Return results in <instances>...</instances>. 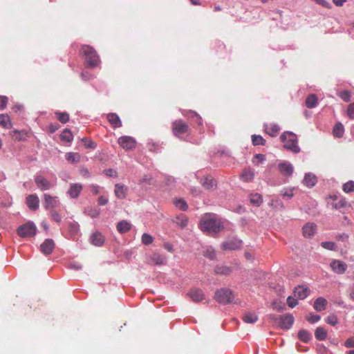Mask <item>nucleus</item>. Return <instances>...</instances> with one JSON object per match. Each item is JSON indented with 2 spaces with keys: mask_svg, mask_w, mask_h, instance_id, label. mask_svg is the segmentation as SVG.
I'll return each instance as SVG.
<instances>
[{
  "mask_svg": "<svg viewBox=\"0 0 354 354\" xmlns=\"http://www.w3.org/2000/svg\"><path fill=\"white\" fill-rule=\"evenodd\" d=\"M200 227L202 231L210 234H216L223 228L220 220L209 216H205L201 219Z\"/></svg>",
  "mask_w": 354,
  "mask_h": 354,
  "instance_id": "obj_1",
  "label": "nucleus"
},
{
  "mask_svg": "<svg viewBox=\"0 0 354 354\" xmlns=\"http://www.w3.org/2000/svg\"><path fill=\"white\" fill-rule=\"evenodd\" d=\"M80 53L85 57L86 63L89 67H95L100 62L99 55L91 46L83 45L80 48Z\"/></svg>",
  "mask_w": 354,
  "mask_h": 354,
  "instance_id": "obj_2",
  "label": "nucleus"
},
{
  "mask_svg": "<svg viewBox=\"0 0 354 354\" xmlns=\"http://www.w3.org/2000/svg\"><path fill=\"white\" fill-rule=\"evenodd\" d=\"M280 139L283 142V147L293 153H299L300 148L297 145L296 134L290 131H286L281 134Z\"/></svg>",
  "mask_w": 354,
  "mask_h": 354,
  "instance_id": "obj_3",
  "label": "nucleus"
},
{
  "mask_svg": "<svg viewBox=\"0 0 354 354\" xmlns=\"http://www.w3.org/2000/svg\"><path fill=\"white\" fill-rule=\"evenodd\" d=\"M270 317L281 328L286 330L290 329L292 327L295 320L291 314H286L284 315H270Z\"/></svg>",
  "mask_w": 354,
  "mask_h": 354,
  "instance_id": "obj_4",
  "label": "nucleus"
},
{
  "mask_svg": "<svg viewBox=\"0 0 354 354\" xmlns=\"http://www.w3.org/2000/svg\"><path fill=\"white\" fill-rule=\"evenodd\" d=\"M214 298L220 304H227L232 302L234 295L230 289L221 288L216 291Z\"/></svg>",
  "mask_w": 354,
  "mask_h": 354,
  "instance_id": "obj_5",
  "label": "nucleus"
},
{
  "mask_svg": "<svg viewBox=\"0 0 354 354\" xmlns=\"http://www.w3.org/2000/svg\"><path fill=\"white\" fill-rule=\"evenodd\" d=\"M37 227L32 222H28L17 228V234L22 238L33 236L36 234Z\"/></svg>",
  "mask_w": 354,
  "mask_h": 354,
  "instance_id": "obj_6",
  "label": "nucleus"
},
{
  "mask_svg": "<svg viewBox=\"0 0 354 354\" xmlns=\"http://www.w3.org/2000/svg\"><path fill=\"white\" fill-rule=\"evenodd\" d=\"M171 129L174 135L180 136L188 132L189 127L187 122L181 119L174 121L171 124Z\"/></svg>",
  "mask_w": 354,
  "mask_h": 354,
  "instance_id": "obj_7",
  "label": "nucleus"
},
{
  "mask_svg": "<svg viewBox=\"0 0 354 354\" xmlns=\"http://www.w3.org/2000/svg\"><path fill=\"white\" fill-rule=\"evenodd\" d=\"M118 144L124 149L133 150L136 147L137 142L135 138L128 136H123L118 138Z\"/></svg>",
  "mask_w": 354,
  "mask_h": 354,
  "instance_id": "obj_8",
  "label": "nucleus"
},
{
  "mask_svg": "<svg viewBox=\"0 0 354 354\" xmlns=\"http://www.w3.org/2000/svg\"><path fill=\"white\" fill-rule=\"evenodd\" d=\"M242 241L238 239H229L224 241L221 246L224 250H234L241 248Z\"/></svg>",
  "mask_w": 354,
  "mask_h": 354,
  "instance_id": "obj_9",
  "label": "nucleus"
},
{
  "mask_svg": "<svg viewBox=\"0 0 354 354\" xmlns=\"http://www.w3.org/2000/svg\"><path fill=\"white\" fill-rule=\"evenodd\" d=\"M35 182L37 187L41 191H46L51 188L52 185L46 178L41 175H37L35 178Z\"/></svg>",
  "mask_w": 354,
  "mask_h": 354,
  "instance_id": "obj_10",
  "label": "nucleus"
},
{
  "mask_svg": "<svg viewBox=\"0 0 354 354\" xmlns=\"http://www.w3.org/2000/svg\"><path fill=\"white\" fill-rule=\"evenodd\" d=\"M330 266L332 270L338 274L344 273L347 269V264L346 263L336 259L330 263Z\"/></svg>",
  "mask_w": 354,
  "mask_h": 354,
  "instance_id": "obj_11",
  "label": "nucleus"
},
{
  "mask_svg": "<svg viewBox=\"0 0 354 354\" xmlns=\"http://www.w3.org/2000/svg\"><path fill=\"white\" fill-rule=\"evenodd\" d=\"M59 204L57 196H53L50 194L44 195V205L46 209H51L56 207Z\"/></svg>",
  "mask_w": 354,
  "mask_h": 354,
  "instance_id": "obj_12",
  "label": "nucleus"
},
{
  "mask_svg": "<svg viewBox=\"0 0 354 354\" xmlns=\"http://www.w3.org/2000/svg\"><path fill=\"white\" fill-rule=\"evenodd\" d=\"M54 248L55 243L54 241L51 239H46L44 242L40 245L41 252L46 255L51 254Z\"/></svg>",
  "mask_w": 354,
  "mask_h": 354,
  "instance_id": "obj_13",
  "label": "nucleus"
},
{
  "mask_svg": "<svg viewBox=\"0 0 354 354\" xmlns=\"http://www.w3.org/2000/svg\"><path fill=\"white\" fill-rule=\"evenodd\" d=\"M279 172L286 176H290L292 174L294 168L293 166L288 162H280L278 165Z\"/></svg>",
  "mask_w": 354,
  "mask_h": 354,
  "instance_id": "obj_14",
  "label": "nucleus"
},
{
  "mask_svg": "<svg viewBox=\"0 0 354 354\" xmlns=\"http://www.w3.org/2000/svg\"><path fill=\"white\" fill-rule=\"evenodd\" d=\"M187 295L194 302H199L205 299L203 290L199 288L192 289Z\"/></svg>",
  "mask_w": 354,
  "mask_h": 354,
  "instance_id": "obj_15",
  "label": "nucleus"
},
{
  "mask_svg": "<svg viewBox=\"0 0 354 354\" xmlns=\"http://www.w3.org/2000/svg\"><path fill=\"white\" fill-rule=\"evenodd\" d=\"M26 204L32 211H35L39 207V199L36 194H30L26 198Z\"/></svg>",
  "mask_w": 354,
  "mask_h": 354,
  "instance_id": "obj_16",
  "label": "nucleus"
},
{
  "mask_svg": "<svg viewBox=\"0 0 354 354\" xmlns=\"http://www.w3.org/2000/svg\"><path fill=\"white\" fill-rule=\"evenodd\" d=\"M317 225L313 223H306L302 228L303 235L306 238L312 237L316 231Z\"/></svg>",
  "mask_w": 354,
  "mask_h": 354,
  "instance_id": "obj_17",
  "label": "nucleus"
},
{
  "mask_svg": "<svg viewBox=\"0 0 354 354\" xmlns=\"http://www.w3.org/2000/svg\"><path fill=\"white\" fill-rule=\"evenodd\" d=\"M82 190V185L80 183H73L70 185L68 194L72 198H76L79 196Z\"/></svg>",
  "mask_w": 354,
  "mask_h": 354,
  "instance_id": "obj_18",
  "label": "nucleus"
},
{
  "mask_svg": "<svg viewBox=\"0 0 354 354\" xmlns=\"http://www.w3.org/2000/svg\"><path fill=\"white\" fill-rule=\"evenodd\" d=\"M201 184L207 190L213 189L216 186V180L210 176L202 178Z\"/></svg>",
  "mask_w": 354,
  "mask_h": 354,
  "instance_id": "obj_19",
  "label": "nucleus"
},
{
  "mask_svg": "<svg viewBox=\"0 0 354 354\" xmlns=\"http://www.w3.org/2000/svg\"><path fill=\"white\" fill-rule=\"evenodd\" d=\"M106 118L113 128L116 129L122 127V122L116 113H109L106 115Z\"/></svg>",
  "mask_w": 354,
  "mask_h": 354,
  "instance_id": "obj_20",
  "label": "nucleus"
},
{
  "mask_svg": "<svg viewBox=\"0 0 354 354\" xmlns=\"http://www.w3.org/2000/svg\"><path fill=\"white\" fill-rule=\"evenodd\" d=\"M309 292L310 290L308 288L298 286L295 289L294 295L295 297H298L300 299H304L308 295Z\"/></svg>",
  "mask_w": 354,
  "mask_h": 354,
  "instance_id": "obj_21",
  "label": "nucleus"
},
{
  "mask_svg": "<svg viewBox=\"0 0 354 354\" xmlns=\"http://www.w3.org/2000/svg\"><path fill=\"white\" fill-rule=\"evenodd\" d=\"M264 129L266 133L272 137H274L279 133L280 128L277 124H264Z\"/></svg>",
  "mask_w": 354,
  "mask_h": 354,
  "instance_id": "obj_22",
  "label": "nucleus"
},
{
  "mask_svg": "<svg viewBox=\"0 0 354 354\" xmlns=\"http://www.w3.org/2000/svg\"><path fill=\"white\" fill-rule=\"evenodd\" d=\"M254 177V172L252 169H245L240 175V178L243 182H250Z\"/></svg>",
  "mask_w": 354,
  "mask_h": 354,
  "instance_id": "obj_23",
  "label": "nucleus"
},
{
  "mask_svg": "<svg viewBox=\"0 0 354 354\" xmlns=\"http://www.w3.org/2000/svg\"><path fill=\"white\" fill-rule=\"evenodd\" d=\"M10 135L16 140L25 141L26 140V138L28 136V132L26 131L25 130H14L12 132H10Z\"/></svg>",
  "mask_w": 354,
  "mask_h": 354,
  "instance_id": "obj_24",
  "label": "nucleus"
},
{
  "mask_svg": "<svg viewBox=\"0 0 354 354\" xmlns=\"http://www.w3.org/2000/svg\"><path fill=\"white\" fill-rule=\"evenodd\" d=\"M127 188L121 184H116L115 185V194L117 198L120 199H123L126 197V192H127Z\"/></svg>",
  "mask_w": 354,
  "mask_h": 354,
  "instance_id": "obj_25",
  "label": "nucleus"
},
{
  "mask_svg": "<svg viewBox=\"0 0 354 354\" xmlns=\"http://www.w3.org/2000/svg\"><path fill=\"white\" fill-rule=\"evenodd\" d=\"M104 241V237L100 232H95L91 236V242L95 246H101Z\"/></svg>",
  "mask_w": 354,
  "mask_h": 354,
  "instance_id": "obj_26",
  "label": "nucleus"
},
{
  "mask_svg": "<svg viewBox=\"0 0 354 354\" xmlns=\"http://www.w3.org/2000/svg\"><path fill=\"white\" fill-rule=\"evenodd\" d=\"M327 301L324 297H318L314 302L313 307L317 311H322L326 309Z\"/></svg>",
  "mask_w": 354,
  "mask_h": 354,
  "instance_id": "obj_27",
  "label": "nucleus"
},
{
  "mask_svg": "<svg viewBox=\"0 0 354 354\" xmlns=\"http://www.w3.org/2000/svg\"><path fill=\"white\" fill-rule=\"evenodd\" d=\"M165 259L166 258L165 256L158 253H153L150 257V263L154 265H162L165 262Z\"/></svg>",
  "mask_w": 354,
  "mask_h": 354,
  "instance_id": "obj_28",
  "label": "nucleus"
},
{
  "mask_svg": "<svg viewBox=\"0 0 354 354\" xmlns=\"http://www.w3.org/2000/svg\"><path fill=\"white\" fill-rule=\"evenodd\" d=\"M117 230L121 233L124 234L129 232L131 228V225L127 221H122L117 224Z\"/></svg>",
  "mask_w": 354,
  "mask_h": 354,
  "instance_id": "obj_29",
  "label": "nucleus"
},
{
  "mask_svg": "<svg viewBox=\"0 0 354 354\" xmlns=\"http://www.w3.org/2000/svg\"><path fill=\"white\" fill-rule=\"evenodd\" d=\"M242 319L248 324H254L257 322L258 316L255 313L248 312L243 315Z\"/></svg>",
  "mask_w": 354,
  "mask_h": 354,
  "instance_id": "obj_30",
  "label": "nucleus"
},
{
  "mask_svg": "<svg viewBox=\"0 0 354 354\" xmlns=\"http://www.w3.org/2000/svg\"><path fill=\"white\" fill-rule=\"evenodd\" d=\"M66 159L70 163H77L80 161L81 156L78 153L68 152L65 155Z\"/></svg>",
  "mask_w": 354,
  "mask_h": 354,
  "instance_id": "obj_31",
  "label": "nucleus"
},
{
  "mask_svg": "<svg viewBox=\"0 0 354 354\" xmlns=\"http://www.w3.org/2000/svg\"><path fill=\"white\" fill-rule=\"evenodd\" d=\"M214 272L217 274L229 275L232 272V269L226 266H216Z\"/></svg>",
  "mask_w": 354,
  "mask_h": 354,
  "instance_id": "obj_32",
  "label": "nucleus"
},
{
  "mask_svg": "<svg viewBox=\"0 0 354 354\" xmlns=\"http://www.w3.org/2000/svg\"><path fill=\"white\" fill-rule=\"evenodd\" d=\"M306 106L308 109L314 108L317 104V97L315 94L309 95L306 99Z\"/></svg>",
  "mask_w": 354,
  "mask_h": 354,
  "instance_id": "obj_33",
  "label": "nucleus"
},
{
  "mask_svg": "<svg viewBox=\"0 0 354 354\" xmlns=\"http://www.w3.org/2000/svg\"><path fill=\"white\" fill-rule=\"evenodd\" d=\"M317 183V178L315 175L307 174H306L304 179V183L308 187H313Z\"/></svg>",
  "mask_w": 354,
  "mask_h": 354,
  "instance_id": "obj_34",
  "label": "nucleus"
},
{
  "mask_svg": "<svg viewBox=\"0 0 354 354\" xmlns=\"http://www.w3.org/2000/svg\"><path fill=\"white\" fill-rule=\"evenodd\" d=\"M0 125L6 129L12 127V123L8 115L0 114Z\"/></svg>",
  "mask_w": 354,
  "mask_h": 354,
  "instance_id": "obj_35",
  "label": "nucleus"
},
{
  "mask_svg": "<svg viewBox=\"0 0 354 354\" xmlns=\"http://www.w3.org/2000/svg\"><path fill=\"white\" fill-rule=\"evenodd\" d=\"M315 338L319 341H323L326 338L327 331L323 327H318L315 332Z\"/></svg>",
  "mask_w": 354,
  "mask_h": 354,
  "instance_id": "obj_36",
  "label": "nucleus"
},
{
  "mask_svg": "<svg viewBox=\"0 0 354 354\" xmlns=\"http://www.w3.org/2000/svg\"><path fill=\"white\" fill-rule=\"evenodd\" d=\"M250 201L252 205H254L257 207H259L261 205V203L263 202V198H262L261 195L256 193V194H250Z\"/></svg>",
  "mask_w": 354,
  "mask_h": 354,
  "instance_id": "obj_37",
  "label": "nucleus"
},
{
  "mask_svg": "<svg viewBox=\"0 0 354 354\" xmlns=\"http://www.w3.org/2000/svg\"><path fill=\"white\" fill-rule=\"evenodd\" d=\"M344 133V128L341 123L335 125L333 129V136L336 138H342Z\"/></svg>",
  "mask_w": 354,
  "mask_h": 354,
  "instance_id": "obj_38",
  "label": "nucleus"
},
{
  "mask_svg": "<svg viewBox=\"0 0 354 354\" xmlns=\"http://www.w3.org/2000/svg\"><path fill=\"white\" fill-rule=\"evenodd\" d=\"M60 138L63 141L71 142L73 140V136L71 131L69 129H66L61 133Z\"/></svg>",
  "mask_w": 354,
  "mask_h": 354,
  "instance_id": "obj_39",
  "label": "nucleus"
},
{
  "mask_svg": "<svg viewBox=\"0 0 354 354\" xmlns=\"http://www.w3.org/2000/svg\"><path fill=\"white\" fill-rule=\"evenodd\" d=\"M182 114L185 116V117H187L188 118H198V120H199V124H201V121H202V118L201 117L196 113V112H194V111H187V110H184L182 111Z\"/></svg>",
  "mask_w": 354,
  "mask_h": 354,
  "instance_id": "obj_40",
  "label": "nucleus"
},
{
  "mask_svg": "<svg viewBox=\"0 0 354 354\" xmlns=\"http://www.w3.org/2000/svg\"><path fill=\"white\" fill-rule=\"evenodd\" d=\"M174 222L180 227H184L187 226L188 220H187V216L185 214H182L176 216Z\"/></svg>",
  "mask_w": 354,
  "mask_h": 354,
  "instance_id": "obj_41",
  "label": "nucleus"
},
{
  "mask_svg": "<svg viewBox=\"0 0 354 354\" xmlns=\"http://www.w3.org/2000/svg\"><path fill=\"white\" fill-rule=\"evenodd\" d=\"M298 337H299L300 340H301L302 342L306 343V342H308L310 339L311 335L307 330H300L299 332Z\"/></svg>",
  "mask_w": 354,
  "mask_h": 354,
  "instance_id": "obj_42",
  "label": "nucleus"
},
{
  "mask_svg": "<svg viewBox=\"0 0 354 354\" xmlns=\"http://www.w3.org/2000/svg\"><path fill=\"white\" fill-rule=\"evenodd\" d=\"M252 141L254 145H265L266 143V140L259 135H253L252 136Z\"/></svg>",
  "mask_w": 354,
  "mask_h": 354,
  "instance_id": "obj_43",
  "label": "nucleus"
},
{
  "mask_svg": "<svg viewBox=\"0 0 354 354\" xmlns=\"http://www.w3.org/2000/svg\"><path fill=\"white\" fill-rule=\"evenodd\" d=\"M174 205L176 207L183 211L186 210L188 207L187 203L183 199L175 200Z\"/></svg>",
  "mask_w": 354,
  "mask_h": 354,
  "instance_id": "obj_44",
  "label": "nucleus"
},
{
  "mask_svg": "<svg viewBox=\"0 0 354 354\" xmlns=\"http://www.w3.org/2000/svg\"><path fill=\"white\" fill-rule=\"evenodd\" d=\"M347 205L348 204L345 198H341L340 200L333 204V207L335 209L339 210L343 208H345Z\"/></svg>",
  "mask_w": 354,
  "mask_h": 354,
  "instance_id": "obj_45",
  "label": "nucleus"
},
{
  "mask_svg": "<svg viewBox=\"0 0 354 354\" xmlns=\"http://www.w3.org/2000/svg\"><path fill=\"white\" fill-rule=\"evenodd\" d=\"M55 115L57 120L63 124L66 123L69 120V115L66 113L57 112Z\"/></svg>",
  "mask_w": 354,
  "mask_h": 354,
  "instance_id": "obj_46",
  "label": "nucleus"
},
{
  "mask_svg": "<svg viewBox=\"0 0 354 354\" xmlns=\"http://www.w3.org/2000/svg\"><path fill=\"white\" fill-rule=\"evenodd\" d=\"M343 191L346 193L354 192V181L349 180L343 185Z\"/></svg>",
  "mask_w": 354,
  "mask_h": 354,
  "instance_id": "obj_47",
  "label": "nucleus"
},
{
  "mask_svg": "<svg viewBox=\"0 0 354 354\" xmlns=\"http://www.w3.org/2000/svg\"><path fill=\"white\" fill-rule=\"evenodd\" d=\"M326 322L331 326H335L338 323V318L335 314H330L326 317Z\"/></svg>",
  "mask_w": 354,
  "mask_h": 354,
  "instance_id": "obj_48",
  "label": "nucleus"
},
{
  "mask_svg": "<svg viewBox=\"0 0 354 354\" xmlns=\"http://www.w3.org/2000/svg\"><path fill=\"white\" fill-rule=\"evenodd\" d=\"M153 241V238L152 236L147 233H144L142 236V243L146 245H148L152 243Z\"/></svg>",
  "mask_w": 354,
  "mask_h": 354,
  "instance_id": "obj_49",
  "label": "nucleus"
},
{
  "mask_svg": "<svg viewBox=\"0 0 354 354\" xmlns=\"http://www.w3.org/2000/svg\"><path fill=\"white\" fill-rule=\"evenodd\" d=\"M322 248L329 250H335L336 245L334 242L332 241H325L321 243Z\"/></svg>",
  "mask_w": 354,
  "mask_h": 354,
  "instance_id": "obj_50",
  "label": "nucleus"
},
{
  "mask_svg": "<svg viewBox=\"0 0 354 354\" xmlns=\"http://www.w3.org/2000/svg\"><path fill=\"white\" fill-rule=\"evenodd\" d=\"M338 95L344 101V102H349L351 100V94L350 92L348 91H343L340 92Z\"/></svg>",
  "mask_w": 354,
  "mask_h": 354,
  "instance_id": "obj_51",
  "label": "nucleus"
},
{
  "mask_svg": "<svg viewBox=\"0 0 354 354\" xmlns=\"http://www.w3.org/2000/svg\"><path fill=\"white\" fill-rule=\"evenodd\" d=\"M205 256L211 260L214 259L216 257V253L214 250L212 248H207L205 252Z\"/></svg>",
  "mask_w": 354,
  "mask_h": 354,
  "instance_id": "obj_52",
  "label": "nucleus"
},
{
  "mask_svg": "<svg viewBox=\"0 0 354 354\" xmlns=\"http://www.w3.org/2000/svg\"><path fill=\"white\" fill-rule=\"evenodd\" d=\"M321 317L318 315L310 314L306 317V319L311 324H314L320 319Z\"/></svg>",
  "mask_w": 354,
  "mask_h": 354,
  "instance_id": "obj_53",
  "label": "nucleus"
},
{
  "mask_svg": "<svg viewBox=\"0 0 354 354\" xmlns=\"http://www.w3.org/2000/svg\"><path fill=\"white\" fill-rule=\"evenodd\" d=\"M82 141L84 143V146L88 149H94L95 147V143L91 140L84 138Z\"/></svg>",
  "mask_w": 354,
  "mask_h": 354,
  "instance_id": "obj_54",
  "label": "nucleus"
},
{
  "mask_svg": "<svg viewBox=\"0 0 354 354\" xmlns=\"http://www.w3.org/2000/svg\"><path fill=\"white\" fill-rule=\"evenodd\" d=\"M287 304L289 307L294 308L298 304V301L295 298L292 297V296H289L287 298Z\"/></svg>",
  "mask_w": 354,
  "mask_h": 354,
  "instance_id": "obj_55",
  "label": "nucleus"
},
{
  "mask_svg": "<svg viewBox=\"0 0 354 354\" xmlns=\"http://www.w3.org/2000/svg\"><path fill=\"white\" fill-rule=\"evenodd\" d=\"M8 99L6 96H0V109H4L8 104Z\"/></svg>",
  "mask_w": 354,
  "mask_h": 354,
  "instance_id": "obj_56",
  "label": "nucleus"
},
{
  "mask_svg": "<svg viewBox=\"0 0 354 354\" xmlns=\"http://www.w3.org/2000/svg\"><path fill=\"white\" fill-rule=\"evenodd\" d=\"M348 116L353 119L354 118V103L350 104L347 109Z\"/></svg>",
  "mask_w": 354,
  "mask_h": 354,
  "instance_id": "obj_57",
  "label": "nucleus"
},
{
  "mask_svg": "<svg viewBox=\"0 0 354 354\" xmlns=\"http://www.w3.org/2000/svg\"><path fill=\"white\" fill-rule=\"evenodd\" d=\"M344 346L346 348H354V337H349L345 342Z\"/></svg>",
  "mask_w": 354,
  "mask_h": 354,
  "instance_id": "obj_58",
  "label": "nucleus"
},
{
  "mask_svg": "<svg viewBox=\"0 0 354 354\" xmlns=\"http://www.w3.org/2000/svg\"><path fill=\"white\" fill-rule=\"evenodd\" d=\"M51 217L57 223H59L61 221V216L56 211H51Z\"/></svg>",
  "mask_w": 354,
  "mask_h": 354,
  "instance_id": "obj_59",
  "label": "nucleus"
},
{
  "mask_svg": "<svg viewBox=\"0 0 354 354\" xmlns=\"http://www.w3.org/2000/svg\"><path fill=\"white\" fill-rule=\"evenodd\" d=\"M313 1H315L317 3L322 6L324 8H330V3L325 0H313Z\"/></svg>",
  "mask_w": 354,
  "mask_h": 354,
  "instance_id": "obj_60",
  "label": "nucleus"
},
{
  "mask_svg": "<svg viewBox=\"0 0 354 354\" xmlns=\"http://www.w3.org/2000/svg\"><path fill=\"white\" fill-rule=\"evenodd\" d=\"M108 203V198L104 196H100L98 198V203L100 205H104Z\"/></svg>",
  "mask_w": 354,
  "mask_h": 354,
  "instance_id": "obj_61",
  "label": "nucleus"
},
{
  "mask_svg": "<svg viewBox=\"0 0 354 354\" xmlns=\"http://www.w3.org/2000/svg\"><path fill=\"white\" fill-rule=\"evenodd\" d=\"M282 195L283 196H287L289 198H292L294 196L292 190H286L282 193Z\"/></svg>",
  "mask_w": 354,
  "mask_h": 354,
  "instance_id": "obj_62",
  "label": "nucleus"
},
{
  "mask_svg": "<svg viewBox=\"0 0 354 354\" xmlns=\"http://www.w3.org/2000/svg\"><path fill=\"white\" fill-rule=\"evenodd\" d=\"M105 174L108 176H115L116 175V171L112 169H109L105 171Z\"/></svg>",
  "mask_w": 354,
  "mask_h": 354,
  "instance_id": "obj_63",
  "label": "nucleus"
},
{
  "mask_svg": "<svg viewBox=\"0 0 354 354\" xmlns=\"http://www.w3.org/2000/svg\"><path fill=\"white\" fill-rule=\"evenodd\" d=\"M164 248L171 252H173V250H174L172 244H171L169 243H165L164 244Z\"/></svg>",
  "mask_w": 354,
  "mask_h": 354,
  "instance_id": "obj_64",
  "label": "nucleus"
}]
</instances>
